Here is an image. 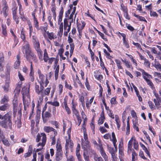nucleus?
<instances>
[{"instance_id": "9d476101", "label": "nucleus", "mask_w": 161, "mask_h": 161, "mask_svg": "<svg viewBox=\"0 0 161 161\" xmlns=\"http://www.w3.org/2000/svg\"><path fill=\"white\" fill-rule=\"evenodd\" d=\"M42 136V142H40L37 144V147H39L40 146H41L42 147H44L46 143V135L45 133H41Z\"/></svg>"}, {"instance_id": "7c9ffc66", "label": "nucleus", "mask_w": 161, "mask_h": 161, "mask_svg": "<svg viewBox=\"0 0 161 161\" xmlns=\"http://www.w3.org/2000/svg\"><path fill=\"white\" fill-rule=\"evenodd\" d=\"M48 103L50 104L51 105H52L53 106H54L55 107H58L59 105V103L57 101H54V102H47Z\"/></svg>"}, {"instance_id": "a878e982", "label": "nucleus", "mask_w": 161, "mask_h": 161, "mask_svg": "<svg viewBox=\"0 0 161 161\" xmlns=\"http://www.w3.org/2000/svg\"><path fill=\"white\" fill-rule=\"evenodd\" d=\"M44 130L45 131L48 133L52 131H54V129L50 126H45L44 128Z\"/></svg>"}, {"instance_id": "2eb2a0df", "label": "nucleus", "mask_w": 161, "mask_h": 161, "mask_svg": "<svg viewBox=\"0 0 161 161\" xmlns=\"http://www.w3.org/2000/svg\"><path fill=\"white\" fill-rule=\"evenodd\" d=\"M23 104L24 105H25V106H29L30 104V97L27 95V97L29 99V101L28 100H26V98L23 95Z\"/></svg>"}, {"instance_id": "ea45409f", "label": "nucleus", "mask_w": 161, "mask_h": 161, "mask_svg": "<svg viewBox=\"0 0 161 161\" xmlns=\"http://www.w3.org/2000/svg\"><path fill=\"white\" fill-rule=\"evenodd\" d=\"M38 55L39 58L40 59L42 60V52L41 49L36 51Z\"/></svg>"}, {"instance_id": "864d4df0", "label": "nucleus", "mask_w": 161, "mask_h": 161, "mask_svg": "<svg viewBox=\"0 0 161 161\" xmlns=\"http://www.w3.org/2000/svg\"><path fill=\"white\" fill-rule=\"evenodd\" d=\"M18 76L19 79L21 81H24L25 80V79L23 77V76L21 74L19 71L18 72Z\"/></svg>"}, {"instance_id": "79ce46f5", "label": "nucleus", "mask_w": 161, "mask_h": 161, "mask_svg": "<svg viewBox=\"0 0 161 161\" xmlns=\"http://www.w3.org/2000/svg\"><path fill=\"white\" fill-rule=\"evenodd\" d=\"M69 25L68 24V21L67 19H65L64 20V29L65 30H66L67 27H68Z\"/></svg>"}, {"instance_id": "c03bdc74", "label": "nucleus", "mask_w": 161, "mask_h": 161, "mask_svg": "<svg viewBox=\"0 0 161 161\" xmlns=\"http://www.w3.org/2000/svg\"><path fill=\"white\" fill-rule=\"evenodd\" d=\"M154 65L155 67L159 71H161V65L158 63H155Z\"/></svg>"}, {"instance_id": "052dcab7", "label": "nucleus", "mask_w": 161, "mask_h": 161, "mask_svg": "<svg viewBox=\"0 0 161 161\" xmlns=\"http://www.w3.org/2000/svg\"><path fill=\"white\" fill-rule=\"evenodd\" d=\"M2 32L3 33L4 36H6L7 34V33L6 31V30L5 27L3 26V25L2 26Z\"/></svg>"}, {"instance_id": "e433bc0d", "label": "nucleus", "mask_w": 161, "mask_h": 161, "mask_svg": "<svg viewBox=\"0 0 161 161\" xmlns=\"http://www.w3.org/2000/svg\"><path fill=\"white\" fill-rule=\"evenodd\" d=\"M134 15L135 17L138 18V19H139V20L141 21H145L146 22H147L146 20L145 19V18L142 16H140L139 15H136L135 14H134Z\"/></svg>"}, {"instance_id": "2f4dec72", "label": "nucleus", "mask_w": 161, "mask_h": 161, "mask_svg": "<svg viewBox=\"0 0 161 161\" xmlns=\"http://www.w3.org/2000/svg\"><path fill=\"white\" fill-rule=\"evenodd\" d=\"M8 96L6 95H4L3 98L1 100L2 103H5L8 102Z\"/></svg>"}, {"instance_id": "f257e3e1", "label": "nucleus", "mask_w": 161, "mask_h": 161, "mask_svg": "<svg viewBox=\"0 0 161 161\" xmlns=\"http://www.w3.org/2000/svg\"><path fill=\"white\" fill-rule=\"evenodd\" d=\"M12 113L11 112L7 113L3 116L0 114V119H3V120L0 121V125L4 128H9L10 129H12Z\"/></svg>"}, {"instance_id": "4be33fe9", "label": "nucleus", "mask_w": 161, "mask_h": 161, "mask_svg": "<svg viewBox=\"0 0 161 161\" xmlns=\"http://www.w3.org/2000/svg\"><path fill=\"white\" fill-rule=\"evenodd\" d=\"M100 152L101 155L104 158V159L105 160V161H108V156L106 154L104 150L103 149L101 151H100Z\"/></svg>"}, {"instance_id": "774afa93", "label": "nucleus", "mask_w": 161, "mask_h": 161, "mask_svg": "<svg viewBox=\"0 0 161 161\" xmlns=\"http://www.w3.org/2000/svg\"><path fill=\"white\" fill-rule=\"evenodd\" d=\"M127 28L131 31H133L134 30V28L130 24H128L127 25Z\"/></svg>"}, {"instance_id": "423d86ee", "label": "nucleus", "mask_w": 161, "mask_h": 161, "mask_svg": "<svg viewBox=\"0 0 161 161\" xmlns=\"http://www.w3.org/2000/svg\"><path fill=\"white\" fill-rule=\"evenodd\" d=\"M51 114L50 113V111L49 112L48 111H46L44 112V110H43L42 112V117L44 123H46L48 120V119L51 117Z\"/></svg>"}, {"instance_id": "8fccbe9b", "label": "nucleus", "mask_w": 161, "mask_h": 161, "mask_svg": "<svg viewBox=\"0 0 161 161\" xmlns=\"http://www.w3.org/2000/svg\"><path fill=\"white\" fill-rule=\"evenodd\" d=\"M134 148L136 150H138V142L135 139H134Z\"/></svg>"}, {"instance_id": "6e6d98bb", "label": "nucleus", "mask_w": 161, "mask_h": 161, "mask_svg": "<svg viewBox=\"0 0 161 161\" xmlns=\"http://www.w3.org/2000/svg\"><path fill=\"white\" fill-rule=\"evenodd\" d=\"M84 136L85 140H88L87 134L86 132V129H83Z\"/></svg>"}, {"instance_id": "49530a36", "label": "nucleus", "mask_w": 161, "mask_h": 161, "mask_svg": "<svg viewBox=\"0 0 161 161\" xmlns=\"http://www.w3.org/2000/svg\"><path fill=\"white\" fill-rule=\"evenodd\" d=\"M2 142L3 143L5 146H8L9 145V143L7 139H5L4 138L2 140Z\"/></svg>"}, {"instance_id": "7ed1b4c3", "label": "nucleus", "mask_w": 161, "mask_h": 161, "mask_svg": "<svg viewBox=\"0 0 161 161\" xmlns=\"http://www.w3.org/2000/svg\"><path fill=\"white\" fill-rule=\"evenodd\" d=\"M24 43V46L23 47V51H25L26 54V58L27 60H28L29 56L34 58H35V55L32 53L31 50V48L30 47V45L28 42L27 41H25Z\"/></svg>"}, {"instance_id": "39448f33", "label": "nucleus", "mask_w": 161, "mask_h": 161, "mask_svg": "<svg viewBox=\"0 0 161 161\" xmlns=\"http://www.w3.org/2000/svg\"><path fill=\"white\" fill-rule=\"evenodd\" d=\"M18 97L16 95H15L14 96L13 100V101L14 114H16L17 111V108H18Z\"/></svg>"}, {"instance_id": "13d9d810", "label": "nucleus", "mask_w": 161, "mask_h": 161, "mask_svg": "<svg viewBox=\"0 0 161 161\" xmlns=\"http://www.w3.org/2000/svg\"><path fill=\"white\" fill-rule=\"evenodd\" d=\"M18 108L17 109V111H18V114H21V108H22V105L21 104H20L18 105Z\"/></svg>"}, {"instance_id": "4468645a", "label": "nucleus", "mask_w": 161, "mask_h": 161, "mask_svg": "<svg viewBox=\"0 0 161 161\" xmlns=\"http://www.w3.org/2000/svg\"><path fill=\"white\" fill-rule=\"evenodd\" d=\"M32 146L30 145L29 146L28 152L27 153H25L24 156L25 158L30 157L32 153Z\"/></svg>"}, {"instance_id": "dca6fc26", "label": "nucleus", "mask_w": 161, "mask_h": 161, "mask_svg": "<svg viewBox=\"0 0 161 161\" xmlns=\"http://www.w3.org/2000/svg\"><path fill=\"white\" fill-rule=\"evenodd\" d=\"M147 85L150 86V88L153 90V92H155V88L153 84L150 80L148 79L146 80Z\"/></svg>"}, {"instance_id": "f3484780", "label": "nucleus", "mask_w": 161, "mask_h": 161, "mask_svg": "<svg viewBox=\"0 0 161 161\" xmlns=\"http://www.w3.org/2000/svg\"><path fill=\"white\" fill-rule=\"evenodd\" d=\"M139 70L142 73L143 78L145 80V81L149 79H148V74L145 72L144 70L143 69H139Z\"/></svg>"}, {"instance_id": "f8f14e48", "label": "nucleus", "mask_w": 161, "mask_h": 161, "mask_svg": "<svg viewBox=\"0 0 161 161\" xmlns=\"http://www.w3.org/2000/svg\"><path fill=\"white\" fill-rule=\"evenodd\" d=\"M55 159L57 161H59L61 160L63 157V152H58L56 153Z\"/></svg>"}, {"instance_id": "58836bf2", "label": "nucleus", "mask_w": 161, "mask_h": 161, "mask_svg": "<svg viewBox=\"0 0 161 161\" xmlns=\"http://www.w3.org/2000/svg\"><path fill=\"white\" fill-rule=\"evenodd\" d=\"M115 62L116 63L118 68L119 69H123L121 65V62L118 59H116L115 60Z\"/></svg>"}, {"instance_id": "680f3d73", "label": "nucleus", "mask_w": 161, "mask_h": 161, "mask_svg": "<svg viewBox=\"0 0 161 161\" xmlns=\"http://www.w3.org/2000/svg\"><path fill=\"white\" fill-rule=\"evenodd\" d=\"M139 156L144 159H146V158L144 156L143 153L141 151L139 153Z\"/></svg>"}, {"instance_id": "0eeeda50", "label": "nucleus", "mask_w": 161, "mask_h": 161, "mask_svg": "<svg viewBox=\"0 0 161 161\" xmlns=\"http://www.w3.org/2000/svg\"><path fill=\"white\" fill-rule=\"evenodd\" d=\"M74 144L71 140H70V138L69 139H66L65 144V149L67 150L69 148L71 149V151H72Z\"/></svg>"}, {"instance_id": "c9c22d12", "label": "nucleus", "mask_w": 161, "mask_h": 161, "mask_svg": "<svg viewBox=\"0 0 161 161\" xmlns=\"http://www.w3.org/2000/svg\"><path fill=\"white\" fill-rule=\"evenodd\" d=\"M39 76V79L41 80V81L39 82V83L43 84L45 80L44 75L42 74H40Z\"/></svg>"}, {"instance_id": "0e129e2a", "label": "nucleus", "mask_w": 161, "mask_h": 161, "mask_svg": "<svg viewBox=\"0 0 161 161\" xmlns=\"http://www.w3.org/2000/svg\"><path fill=\"white\" fill-rule=\"evenodd\" d=\"M132 43L134 45L136 46L137 48H139L141 50H142L141 47L139 43L134 42H133Z\"/></svg>"}, {"instance_id": "bf43d9fd", "label": "nucleus", "mask_w": 161, "mask_h": 161, "mask_svg": "<svg viewBox=\"0 0 161 161\" xmlns=\"http://www.w3.org/2000/svg\"><path fill=\"white\" fill-rule=\"evenodd\" d=\"M66 161H75V159L72 155H70L69 157L67 158Z\"/></svg>"}, {"instance_id": "20e7f679", "label": "nucleus", "mask_w": 161, "mask_h": 161, "mask_svg": "<svg viewBox=\"0 0 161 161\" xmlns=\"http://www.w3.org/2000/svg\"><path fill=\"white\" fill-rule=\"evenodd\" d=\"M153 92L154 95L155 97V98L153 99V101L157 108L158 109L161 108V97L158 93H156L155 92Z\"/></svg>"}, {"instance_id": "1a4fd4ad", "label": "nucleus", "mask_w": 161, "mask_h": 161, "mask_svg": "<svg viewBox=\"0 0 161 161\" xmlns=\"http://www.w3.org/2000/svg\"><path fill=\"white\" fill-rule=\"evenodd\" d=\"M58 64V61L57 60H56L54 64V67L56 68L55 71V80H57L58 79V74L59 66V65H57Z\"/></svg>"}, {"instance_id": "f704fd0d", "label": "nucleus", "mask_w": 161, "mask_h": 161, "mask_svg": "<svg viewBox=\"0 0 161 161\" xmlns=\"http://www.w3.org/2000/svg\"><path fill=\"white\" fill-rule=\"evenodd\" d=\"M107 147L108 148L109 152L111 153V155L115 153L114 148L110 147L108 145H107Z\"/></svg>"}, {"instance_id": "6ab92c4d", "label": "nucleus", "mask_w": 161, "mask_h": 161, "mask_svg": "<svg viewBox=\"0 0 161 161\" xmlns=\"http://www.w3.org/2000/svg\"><path fill=\"white\" fill-rule=\"evenodd\" d=\"M9 80L8 79L6 80L5 84L3 87L4 90L6 92H7L8 91V88L9 87Z\"/></svg>"}, {"instance_id": "e2e57ef3", "label": "nucleus", "mask_w": 161, "mask_h": 161, "mask_svg": "<svg viewBox=\"0 0 161 161\" xmlns=\"http://www.w3.org/2000/svg\"><path fill=\"white\" fill-rule=\"evenodd\" d=\"M148 104H149L150 108L151 109H152L154 108V105L152 101H149L148 102Z\"/></svg>"}, {"instance_id": "aec40b11", "label": "nucleus", "mask_w": 161, "mask_h": 161, "mask_svg": "<svg viewBox=\"0 0 161 161\" xmlns=\"http://www.w3.org/2000/svg\"><path fill=\"white\" fill-rule=\"evenodd\" d=\"M34 43V46L36 51L40 50V44L38 40L35 41Z\"/></svg>"}, {"instance_id": "4c0bfd02", "label": "nucleus", "mask_w": 161, "mask_h": 161, "mask_svg": "<svg viewBox=\"0 0 161 161\" xmlns=\"http://www.w3.org/2000/svg\"><path fill=\"white\" fill-rule=\"evenodd\" d=\"M130 132V124L129 122V119L127 121V127H126V134L127 135H128L129 133Z\"/></svg>"}, {"instance_id": "5fc2aeb1", "label": "nucleus", "mask_w": 161, "mask_h": 161, "mask_svg": "<svg viewBox=\"0 0 161 161\" xmlns=\"http://www.w3.org/2000/svg\"><path fill=\"white\" fill-rule=\"evenodd\" d=\"M40 118V114H37L36 116V121L37 124H38L39 121V119Z\"/></svg>"}, {"instance_id": "69168bd1", "label": "nucleus", "mask_w": 161, "mask_h": 161, "mask_svg": "<svg viewBox=\"0 0 161 161\" xmlns=\"http://www.w3.org/2000/svg\"><path fill=\"white\" fill-rule=\"evenodd\" d=\"M65 87L69 89L70 90H71L72 89V87L70 85H69L68 84L66 81L65 82Z\"/></svg>"}, {"instance_id": "de8ad7c7", "label": "nucleus", "mask_w": 161, "mask_h": 161, "mask_svg": "<svg viewBox=\"0 0 161 161\" xmlns=\"http://www.w3.org/2000/svg\"><path fill=\"white\" fill-rule=\"evenodd\" d=\"M85 84V86H86L87 89L88 90H89L90 89V85L89 84V83L88 82V78L87 77L86 78V79Z\"/></svg>"}, {"instance_id": "3c124183", "label": "nucleus", "mask_w": 161, "mask_h": 161, "mask_svg": "<svg viewBox=\"0 0 161 161\" xmlns=\"http://www.w3.org/2000/svg\"><path fill=\"white\" fill-rule=\"evenodd\" d=\"M120 6L122 9L123 10L124 13L127 11V8L124 6L123 3H121Z\"/></svg>"}, {"instance_id": "cd10ccee", "label": "nucleus", "mask_w": 161, "mask_h": 161, "mask_svg": "<svg viewBox=\"0 0 161 161\" xmlns=\"http://www.w3.org/2000/svg\"><path fill=\"white\" fill-rule=\"evenodd\" d=\"M72 110L73 113L76 116L79 115V112L77 111L75 109V105L73 104V101H72Z\"/></svg>"}, {"instance_id": "c756f323", "label": "nucleus", "mask_w": 161, "mask_h": 161, "mask_svg": "<svg viewBox=\"0 0 161 161\" xmlns=\"http://www.w3.org/2000/svg\"><path fill=\"white\" fill-rule=\"evenodd\" d=\"M20 37L24 42L25 41H26L25 40V34L24 31H23V28H22V30L21 31Z\"/></svg>"}, {"instance_id": "6e6552de", "label": "nucleus", "mask_w": 161, "mask_h": 161, "mask_svg": "<svg viewBox=\"0 0 161 161\" xmlns=\"http://www.w3.org/2000/svg\"><path fill=\"white\" fill-rule=\"evenodd\" d=\"M90 142L88 140H85L84 142L82 141V147L84 149V150H86L87 149L88 150H91V148L90 146Z\"/></svg>"}, {"instance_id": "b1692460", "label": "nucleus", "mask_w": 161, "mask_h": 161, "mask_svg": "<svg viewBox=\"0 0 161 161\" xmlns=\"http://www.w3.org/2000/svg\"><path fill=\"white\" fill-rule=\"evenodd\" d=\"M63 103L65 107V109L67 114H70L71 113V111L69 108L67 106V102L66 101H65V100H64V102Z\"/></svg>"}, {"instance_id": "393cba45", "label": "nucleus", "mask_w": 161, "mask_h": 161, "mask_svg": "<svg viewBox=\"0 0 161 161\" xmlns=\"http://www.w3.org/2000/svg\"><path fill=\"white\" fill-rule=\"evenodd\" d=\"M83 153L84 157L85 159L86 160L88 161L89 159V157L88 155V153L89 150H88L87 149L86 150H84Z\"/></svg>"}, {"instance_id": "72a5a7b5", "label": "nucleus", "mask_w": 161, "mask_h": 161, "mask_svg": "<svg viewBox=\"0 0 161 161\" xmlns=\"http://www.w3.org/2000/svg\"><path fill=\"white\" fill-rule=\"evenodd\" d=\"M0 54V70H1L2 68V64L4 60V58L2 53Z\"/></svg>"}, {"instance_id": "4d7b16f0", "label": "nucleus", "mask_w": 161, "mask_h": 161, "mask_svg": "<svg viewBox=\"0 0 161 161\" xmlns=\"http://www.w3.org/2000/svg\"><path fill=\"white\" fill-rule=\"evenodd\" d=\"M70 53H71L72 54L74 48V43H71L70 44Z\"/></svg>"}, {"instance_id": "a18cd8bd", "label": "nucleus", "mask_w": 161, "mask_h": 161, "mask_svg": "<svg viewBox=\"0 0 161 161\" xmlns=\"http://www.w3.org/2000/svg\"><path fill=\"white\" fill-rule=\"evenodd\" d=\"M34 25L35 28L38 30H39L38 22L37 19H34Z\"/></svg>"}, {"instance_id": "bb28decb", "label": "nucleus", "mask_w": 161, "mask_h": 161, "mask_svg": "<svg viewBox=\"0 0 161 161\" xmlns=\"http://www.w3.org/2000/svg\"><path fill=\"white\" fill-rule=\"evenodd\" d=\"M49 58L47 50L46 49H45L44 50L43 59L45 62H47Z\"/></svg>"}, {"instance_id": "603ef678", "label": "nucleus", "mask_w": 161, "mask_h": 161, "mask_svg": "<svg viewBox=\"0 0 161 161\" xmlns=\"http://www.w3.org/2000/svg\"><path fill=\"white\" fill-rule=\"evenodd\" d=\"M94 160L95 161H103V159L101 157L97 156H95Z\"/></svg>"}, {"instance_id": "338daca9", "label": "nucleus", "mask_w": 161, "mask_h": 161, "mask_svg": "<svg viewBox=\"0 0 161 161\" xmlns=\"http://www.w3.org/2000/svg\"><path fill=\"white\" fill-rule=\"evenodd\" d=\"M116 98H115L114 97H113L111 99V101H110L111 103L112 104H116Z\"/></svg>"}, {"instance_id": "473e14b6", "label": "nucleus", "mask_w": 161, "mask_h": 161, "mask_svg": "<svg viewBox=\"0 0 161 161\" xmlns=\"http://www.w3.org/2000/svg\"><path fill=\"white\" fill-rule=\"evenodd\" d=\"M56 152H62V147L60 144L57 143L56 146Z\"/></svg>"}, {"instance_id": "f03ea898", "label": "nucleus", "mask_w": 161, "mask_h": 161, "mask_svg": "<svg viewBox=\"0 0 161 161\" xmlns=\"http://www.w3.org/2000/svg\"><path fill=\"white\" fill-rule=\"evenodd\" d=\"M39 84L40 86V87L36 83H35V90L37 93L40 96V101H42L43 100V97L46 95H48L49 94L50 92L51 88H47L44 91L43 84L41 83Z\"/></svg>"}, {"instance_id": "412c9836", "label": "nucleus", "mask_w": 161, "mask_h": 161, "mask_svg": "<svg viewBox=\"0 0 161 161\" xmlns=\"http://www.w3.org/2000/svg\"><path fill=\"white\" fill-rule=\"evenodd\" d=\"M112 139L111 140L113 142L114 147L116 149L117 148V146L116 145V143L117 142V140L115 137V134L114 132L112 133Z\"/></svg>"}, {"instance_id": "a19ab883", "label": "nucleus", "mask_w": 161, "mask_h": 161, "mask_svg": "<svg viewBox=\"0 0 161 161\" xmlns=\"http://www.w3.org/2000/svg\"><path fill=\"white\" fill-rule=\"evenodd\" d=\"M104 119L105 118L103 115V116H102V114H101V117L98 121V124L100 125L103 124L104 122Z\"/></svg>"}, {"instance_id": "ddd939ff", "label": "nucleus", "mask_w": 161, "mask_h": 161, "mask_svg": "<svg viewBox=\"0 0 161 161\" xmlns=\"http://www.w3.org/2000/svg\"><path fill=\"white\" fill-rule=\"evenodd\" d=\"M17 60L14 63V68L17 69L18 68V67L19 66L20 63V57L19 54L17 55Z\"/></svg>"}, {"instance_id": "5701e85b", "label": "nucleus", "mask_w": 161, "mask_h": 161, "mask_svg": "<svg viewBox=\"0 0 161 161\" xmlns=\"http://www.w3.org/2000/svg\"><path fill=\"white\" fill-rule=\"evenodd\" d=\"M9 107V105L8 103H5L0 107V110L3 111L6 110Z\"/></svg>"}, {"instance_id": "a211bd4d", "label": "nucleus", "mask_w": 161, "mask_h": 161, "mask_svg": "<svg viewBox=\"0 0 161 161\" xmlns=\"http://www.w3.org/2000/svg\"><path fill=\"white\" fill-rule=\"evenodd\" d=\"M47 34L48 38L50 40L56 38L57 37L56 36L54 35L53 32L50 33L48 31H47Z\"/></svg>"}, {"instance_id": "c85d7f7f", "label": "nucleus", "mask_w": 161, "mask_h": 161, "mask_svg": "<svg viewBox=\"0 0 161 161\" xmlns=\"http://www.w3.org/2000/svg\"><path fill=\"white\" fill-rule=\"evenodd\" d=\"M5 5V6L3 8L2 11H1V12L3 13L4 17H6L7 15L6 12L8 7L6 5Z\"/></svg>"}, {"instance_id": "09e8293b", "label": "nucleus", "mask_w": 161, "mask_h": 161, "mask_svg": "<svg viewBox=\"0 0 161 161\" xmlns=\"http://www.w3.org/2000/svg\"><path fill=\"white\" fill-rule=\"evenodd\" d=\"M17 8V7L15 6L12 8V12L13 16V18H14V17H16V13Z\"/></svg>"}, {"instance_id": "37998d69", "label": "nucleus", "mask_w": 161, "mask_h": 161, "mask_svg": "<svg viewBox=\"0 0 161 161\" xmlns=\"http://www.w3.org/2000/svg\"><path fill=\"white\" fill-rule=\"evenodd\" d=\"M133 140V137H132L129 141L128 143V150H130L132 147V143Z\"/></svg>"}, {"instance_id": "9b49d317", "label": "nucleus", "mask_w": 161, "mask_h": 161, "mask_svg": "<svg viewBox=\"0 0 161 161\" xmlns=\"http://www.w3.org/2000/svg\"><path fill=\"white\" fill-rule=\"evenodd\" d=\"M85 25L86 23L84 22H82L81 25L80 24H78L77 25V27L79 35H81L82 29L84 28Z\"/></svg>"}]
</instances>
